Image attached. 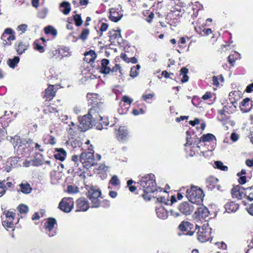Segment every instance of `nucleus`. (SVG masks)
Instances as JSON below:
<instances>
[{
    "label": "nucleus",
    "instance_id": "obj_1",
    "mask_svg": "<svg viewBox=\"0 0 253 253\" xmlns=\"http://www.w3.org/2000/svg\"><path fill=\"white\" fill-rule=\"evenodd\" d=\"M102 117L98 114L95 108L90 109L88 113L84 115L80 120L79 127L81 131H85L95 126L100 121Z\"/></svg>",
    "mask_w": 253,
    "mask_h": 253
},
{
    "label": "nucleus",
    "instance_id": "obj_2",
    "mask_svg": "<svg viewBox=\"0 0 253 253\" xmlns=\"http://www.w3.org/2000/svg\"><path fill=\"white\" fill-rule=\"evenodd\" d=\"M154 175L148 174L142 177L139 181L140 185L144 188V192L147 194L149 193H154L157 190L155 180L153 178Z\"/></svg>",
    "mask_w": 253,
    "mask_h": 253
},
{
    "label": "nucleus",
    "instance_id": "obj_3",
    "mask_svg": "<svg viewBox=\"0 0 253 253\" xmlns=\"http://www.w3.org/2000/svg\"><path fill=\"white\" fill-rule=\"evenodd\" d=\"M203 196V191L196 186H192L186 191V197L192 204L200 202Z\"/></svg>",
    "mask_w": 253,
    "mask_h": 253
},
{
    "label": "nucleus",
    "instance_id": "obj_4",
    "mask_svg": "<svg viewBox=\"0 0 253 253\" xmlns=\"http://www.w3.org/2000/svg\"><path fill=\"white\" fill-rule=\"evenodd\" d=\"M101 194V191L99 190L91 189L88 191V198L91 201L92 206V208H98L100 205V201L99 198Z\"/></svg>",
    "mask_w": 253,
    "mask_h": 253
},
{
    "label": "nucleus",
    "instance_id": "obj_5",
    "mask_svg": "<svg viewBox=\"0 0 253 253\" xmlns=\"http://www.w3.org/2000/svg\"><path fill=\"white\" fill-rule=\"evenodd\" d=\"M74 206V202L72 199L64 198L59 204V208L65 212L71 211Z\"/></svg>",
    "mask_w": 253,
    "mask_h": 253
},
{
    "label": "nucleus",
    "instance_id": "obj_6",
    "mask_svg": "<svg viewBox=\"0 0 253 253\" xmlns=\"http://www.w3.org/2000/svg\"><path fill=\"white\" fill-rule=\"evenodd\" d=\"M195 208L192 203L184 202L179 206V211L185 215H190L193 211Z\"/></svg>",
    "mask_w": 253,
    "mask_h": 253
},
{
    "label": "nucleus",
    "instance_id": "obj_7",
    "mask_svg": "<svg viewBox=\"0 0 253 253\" xmlns=\"http://www.w3.org/2000/svg\"><path fill=\"white\" fill-rule=\"evenodd\" d=\"M78 210L76 211H86L89 208L88 201L84 198H81L77 200Z\"/></svg>",
    "mask_w": 253,
    "mask_h": 253
},
{
    "label": "nucleus",
    "instance_id": "obj_8",
    "mask_svg": "<svg viewBox=\"0 0 253 253\" xmlns=\"http://www.w3.org/2000/svg\"><path fill=\"white\" fill-rule=\"evenodd\" d=\"M5 216L6 220L2 222L3 226L8 228L12 227L15 213L11 211H7L5 213Z\"/></svg>",
    "mask_w": 253,
    "mask_h": 253
},
{
    "label": "nucleus",
    "instance_id": "obj_9",
    "mask_svg": "<svg viewBox=\"0 0 253 253\" xmlns=\"http://www.w3.org/2000/svg\"><path fill=\"white\" fill-rule=\"evenodd\" d=\"M56 223V220L53 218H49L45 223V227L49 231L48 235L49 237H53L55 234V232H51V230Z\"/></svg>",
    "mask_w": 253,
    "mask_h": 253
},
{
    "label": "nucleus",
    "instance_id": "obj_10",
    "mask_svg": "<svg viewBox=\"0 0 253 253\" xmlns=\"http://www.w3.org/2000/svg\"><path fill=\"white\" fill-rule=\"evenodd\" d=\"M245 190L243 187L239 185L234 187L231 190V194L233 197H235L238 199H241L244 195L243 190Z\"/></svg>",
    "mask_w": 253,
    "mask_h": 253
},
{
    "label": "nucleus",
    "instance_id": "obj_11",
    "mask_svg": "<svg viewBox=\"0 0 253 253\" xmlns=\"http://www.w3.org/2000/svg\"><path fill=\"white\" fill-rule=\"evenodd\" d=\"M197 209V210L195 211V213L199 218H205L209 215V211L206 207L201 206L198 207Z\"/></svg>",
    "mask_w": 253,
    "mask_h": 253
},
{
    "label": "nucleus",
    "instance_id": "obj_12",
    "mask_svg": "<svg viewBox=\"0 0 253 253\" xmlns=\"http://www.w3.org/2000/svg\"><path fill=\"white\" fill-rule=\"evenodd\" d=\"M80 161L83 163L86 162H90L93 160L94 155L91 152H83L80 157Z\"/></svg>",
    "mask_w": 253,
    "mask_h": 253
},
{
    "label": "nucleus",
    "instance_id": "obj_13",
    "mask_svg": "<svg viewBox=\"0 0 253 253\" xmlns=\"http://www.w3.org/2000/svg\"><path fill=\"white\" fill-rule=\"evenodd\" d=\"M110 62L108 59H103L101 60L100 72L104 74H109L111 72V68L108 66Z\"/></svg>",
    "mask_w": 253,
    "mask_h": 253
},
{
    "label": "nucleus",
    "instance_id": "obj_14",
    "mask_svg": "<svg viewBox=\"0 0 253 253\" xmlns=\"http://www.w3.org/2000/svg\"><path fill=\"white\" fill-rule=\"evenodd\" d=\"M96 58V54L93 50H90L84 53V61L87 63L93 62Z\"/></svg>",
    "mask_w": 253,
    "mask_h": 253
},
{
    "label": "nucleus",
    "instance_id": "obj_15",
    "mask_svg": "<svg viewBox=\"0 0 253 253\" xmlns=\"http://www.w3.org/2000/svg\"><path fill=\"white\" fill-rule=\"evenodd\" d=\"M127 132L124 127H121L118 130L117 134L118 139L119 141L123 142L126 140Z\"/></svg>",
    "mask_w": 253,
    "mask_h": 253
},
{
    "label": "nucleus",
    "instance_id": "obj_16",
    "mask_svg": "<svg viewBox=\"0 0 253 253\" xmlns=\"http://www.w3.org/2000/svg\"><path fill=\"white\" fill-rule=\"evenodd\" d=\"M197 239L202 243L206 242L209 240V237H208V234L204 228H202V231L199 230V232L198 233Z\"/></svg>",
    "mask_w": 253,
    "mask_h": 253
},
{
    "label": "nucleus",
    "instance_id": "obj_17",
    "mask_svg": "<svg viewBox=\"0 0 253 253\" xmlns=\"http://www.w3.org/2000/svg\"><path fill=\"white\" fill-rule=\"evenodd\" d=\"M55 150L57 153L54 154L55 158L61 161H64L66 156V152L62 148H56Z\"/></svg>",
    "mask_w": 253,
    "mask_h": 253
},
{
    "label": "nucleus",
    "instance_id": "obj_18",
    "mask_svg": "<svg viewBox=\"0 0 253 253\" xmlns=\"http://www.w3.org/2000/svg\"><path fill=\"white\" fill-rule=\"evenodd\" d=\"M53 85H50L45 90L44 96L47 99L50 100L55 95V91H54Z\"/></svg>",
    "mask_w": 253,
    "mask_h": 253
},
{
    "label": "nucleus",
    "instance_id": "obj_19",
    "mask_svg": "<svg viewBox=\"0 0 253 253\" xmlns=\"http://www.w3.org/2000/svg\"><path fill=\"white\" fill-rule=\"evenodd\" d=\"M193 228V225L188 221H182L178 226V229L182 231H188Z\"/></svg>",
    "mask_w": 253,
    "mask_h": 253
},
{
    "label": "nucleus",
    "instance_id": "obj_20",
    "mask_svg": "<svg viewBox=\"0 0 253 253\" xmlns=\"http://www.w3.org/2000/svg\"><path fill=\"white\" fill-rule=\"evenodd\" d=\"M60 7L63 8L61 11L65 15H68L71 11L70 3L69 2L63 1L60 4Z\"/></svg>",
    "mask_w": 253,
    "mask_h": 253
},
{
    "label": "nucleus",
    "instance_id": "obj_21",
    "mask_svg": "<svg viewBox=\"0 0 253 253\" xmlns=\"http://www.w3.org/2000/svg\"><path fill=\"white\" fill-rule=\"evenodd\" d=\"M15 46H17L16 50L18 54H21L27 49L26 45L23 44L22 42H17L15 43Z\"/></svg>",
    "mask_w": 253,
    "mask_h": 253
},
{
    "label": "nucleus",
    "instance_id": "obj_22",
    "mask_svg": "<svg viewBox=\"0 0 253 253\" xmlns=\"http://www.w3.org/2000/svg\"><path fill=\"white\" fill-rule=\"evenodd\" d=\"M21 188V191L24 194H29L31 192L32 188L28 183H21L19 185Z\"/></svg>",
    "mask_w": 253,
    "mask_h": 253
},
{
    "label": "nucleus",
    "instance_id": "obj_23",
    "mask_svg": "<svg viewBox=\"0 0 253 253\" xmlns=\"http://www.w3.org/2000/svg\"><path fill=\"white\" fill-rule=\"evenodd\" d=\"M157 216L161 219H165L168 217V212L167 211L163 209H158L156 210Z\"/></svg>",
    "mask_w": 253,
    "mask_h": 253
},
{
    "label": "nucleus",
    "instance_id": "obj_24",
    "mask_svg": "<svg viewBox=\"0 0 253 253\" xmlns=\"http://www.w3.org/2000/svg\"><path fill=\"white\" fill-rule=\"evenodd\" d=\"M218 181L217 178L214 177H210L207 179L206 183L208 186H211V188H212L215 187V184L217 183Z\"/></svg>",
    "mask_w": 253,
    "mask_h": 253
},
{
    "label": "nucleus",
    "instance_id": "obj_25",
    "mask_svg": "<svg viewBox=\"0 0 253 253\" xmlns=\"http://www.w3.org/2000/svg\"><path fill=\"white\" fill-rule=\"evenodd\" d=\"M180 72V75H183V77L181 79V82L183 83L187 82L189 79V77L187 75L188 72V69L186 67H183L181 69Z\"/></svg>",
    "mask_w": 253,
    "mask_h": 253
},
{
    "label": "nucleus",
    "instance_id": "obj_26",
    "mask_svg": "<svg viewBox=\"0 0 253 253\" xmlns=\"http://www.w3.org/2000/svg\"><path fill=\"white\" fill-rule=\"evenodd\" d=\"M19 61V58L15 56L13 59H9L7 64L10 68H14Z\"/></svg>",
    "mask_w": 253,
    "mask_h": 253
},
{
    "label": "nucleus",
    "instance_id": "obj_27",
    "mask_svg": "<svg viewBox=\"0 0 253 253\" xmlns=\"http://www.w3.org/2000/svg\"><path fill=\"white\" fill-rule=\"evenodd\" d=\"M44 32L46 34H51L53 36H55L57 35V30L54 29L51 26H48L44 28Z\"/></svg>",
    "mask_w": 253,
    "mask_h": 253
},
{
    "label": "nucleus",
    "instance_id": "obj_28",
    "mask_svg": "<svg viewBox=\"0 0 253 253\" xmlns=\"http://www.w3.org/2000/svg\"><path fill=\"white\" fill-rule=\"evenodd\" d=\"M250 101V99L249 98H246L244 99L241 102V106H240L241 110L244 112H247L248 110L246 108H243V107H246L247 106H249V101Z\"/></svg>",
    "mask_w": 253,
    "mask_h": 253
},
{
    "label": "nucleus",
    "instance_id": "obj_29",
    "mask_svg": "<svg viewBox=\"0 0 253 253\" xmlns=\"http://www.w3.org/2000/svg\"><path fill=\"white\" fill-rule=\"evenodd\" d=\"M110 40H115L118 37H121V33L120 31L113 30L112 32H110Z\"/></svg>",
    "mask_w": 253,
    "mask_h": 253
},
{
    "label": "nucleus",
    "instance_id": "obj_30",
    "mask_svg": "<svg viewBox=\"0 0 253 253\" xmlns=\"http://www.w3.org/2000/svg\"><path fill=\"white\" fill-rule=\"evenodd\" d=\"M214 164L216 168L218 169L223 171H227L228 170V167L224 166L223 163L220 161H215Z\"/></svg>",
    "mask_w": 253,
    "mask_h": 253
},
{
    "label": "nucleus",
    "instance_id": "obj_31",
    "mask_svg": "<svg viewBox=\"0 0 253 253\" xmlns=\"http://www.w3.org/2000/svg\"><path fill=\"white\" fill-rule=\"evenodd\" d=\"M214 136L211 133H208L202 136L201 139L203 142L210 141L214 138Z\"/></svg>",
    "mask_w": 253,
    "mask_h": 253
},
{
    "label": "nucleus",
    "instance_id": "obj_32",
    "mask_svg": "<svg viewBox=\"0 0 253 253\" xmlns=\"http://www.w3.org/2000/svg\"><path fill=\"white\" fill-rule=\"evenodd\" d=\"M118 15V13L116 12L111 13L110 15V20L115 22L119 21L121 19L122 16H117Z\"/></svg>",
    "mask_w": 253,
    "mask_h": 253
},
{
    "label": "nucleus",
    "instance_id": "obj_33",
    "mask_svg": "<svg viewBox=\"0 0 253 253\" xmlns=\"http://www.w3.org/2000/svg\"><path fill=\"white\" fill-rule=\"evenodd\" d=\"M89 33V29H85L82 31V33L79 36V38L82 39L83 41H84L87 39V36L88 35Z\"/></svg>",
    "mask_w": 253,
    "mask_h": 253
},
{
    "label": "nucleus",
    "instance_id": "obj_34",
    "mask_svg": "<svg viewBox=\"0 0 253 253\" xmlns=\"http://www.w3.org/2000/svg\"><path fill=\"white\" fill-rule=\"evenodd\" d=\"M48 10L47 8H43L42 9H41L40 11H39L38 13V16L40 18H44L46 17L47 13H48Z\"/></svg>",
    "mask_w": 253,
    "mask_h": 253
},
{
    "label": "nucleus",
    "instance_id": "obj_35",
    "mask_svg": "<svg viewBox=\"0 0 253 253\" xmlns=\"http://www.w3.org/2000/svg\"><path fill=\"white\" fill-rule=\"evenodd\" d=\"M74 20L76 26H80L83 24V20L81 18V15L79 14H76L74 15Z\"/></svg>",
    "mask_w": 253,
    "mask_h": 253
},
{
    "label": "nucleus",
    "instance_id": "obj_36",
    "mask_svg": "<svg viewBox=\"0 0 253 253\" xmlns=\"http://www.w3.org/2000/svg\"><path fill=\"white\" fill-rule=\"evenodd\" d=\"M18 209L21 213H26L29 211L28 207L23 204L19 205L18 207Z\"/></svg>",
    "mask_w": 253,
    "mask_h": 253
},
{
    "label": "nucleus",
    "instance_id": "obj_37",
    "mask_svg": "<svg viewBox=\"0 0 253 253\" xmlns=\"http://www.w3.org/2000/svg\"><path fill=\"white\" fill-rule=\"evenodd\" d=\"M110 183L113 185H118L120 183L119 179L117 175H113L110 180Z\"/></svg>",
    "mask_w": 253,
    "mask_h": 253
},
{
    "label": "nucleus",
    "instance_id": "obj_38",
    "mask_svg": "<svg viewBox=\"0 0 253 253\" xmlns=\"http://www.w3.org/2000/svg\"><path fill=\"white\" fill-rule=\"evenodd\" d=\"M168 198V197L166 198L165 196H161L157 198V201L159 203H162L165 204L166 205H168V202H169V200Z\"/></svg>",
    "mask_w": 253,
    "mask_h": 253
},
{
    "label": "nucleus",
    "instance_id": "obj_39",
    "mask_svg": "<svg viewBox=\"0 0 253 253\" xmlns=\"http://www.w3.org/2000/svg\"><path fill=\"white\" fill-rule=\"evenodd\" d=\"M138 75V71L137 70V68L133 66L131 68L130 72V76L132 78H135L137 77Z\"/></svg>",
    "mask_w": 253,
    "mask_h": 253
},
{
    "label": "nucleus",
    "instance_id": "obj_40",
    "mask_svg": "<svg viewBox=\"0 0 253 253\" xmlns=\"http://www.w3.org/2000/svg\"><path fill=\"white\" fill-rule=\"evenodd\" d=\"M8 35L5 33H3L1 36V39L3 41V46L11 44L10 42L9 43L8 42L6 41V39H7V38L8 37Z\"/></svg>",
    "mask_w": 253,
    "mask_h": 253
},
{
    "label": "nucleus",
    "instance_id": "obj_41",
    "mask_svg": "<svg viewBox=\"0 0 253 253\" xmlns=\"http://www.w3.org/2000/svg\"><path fill=\"white\" fill-rule=\"evenodd\" d=\"M67 190L69 193H75L79 191L78 188L72 185H69L67 187Z\"/></svg>",
    "mask_w": 253,
    "mask_h": 253
},
{
    "label": "nucleus",
    "instance_id": "obj_42",
    "mask_svg": "<svg viewBox=\"0 0 253 253\" xmlns=\"http://www.w3.org/2000/svg\"><path fill=\"white\" fill-rule=\"evenodd\" d=\"M3 184H2V187H3L4 189L5 190V189H7L8 188H10L12 186V184L10 182H6L5 180L1 181Z\"/></svg>",
    "mask_w": 253,
    "mask_h": 253
},
{
    "label": "nucleus",
    "instance_id": "obj_43",
    "mask_svg": "<svg viewBox=\"0 0 253 253\" xmlns=\"http://www.w3.org/2000/svg\"><path fill=\"white\" fill-rule=\"evenodd\" d=\"M146 13L147 14H148V17L146 19L148 23H151L152 21V19H153L154 17V14L153 12H149V11H146Z\"/></svg>",
    "mask_w": 253,
    "mask_h": 253
},
{
    "label": "nucleus",
    "instance_id": "obj_44",
    "mask_svg": "<svg viewBox=\"0 0 253 253\" xmlns=\"http://www.w3.org/2000/svg\"><path fill=\"white\" fill-rule=\"evenodd\" d=\"M117 70H119V72L122 74V70L121 69V67L119 64H116L114 67L111 69V72H115Z\"/></svg>",
    "mask_w": 253,
    "mask_h": 253
},
{
    "label": "nucleus",
    "instance_id": "obj_45",
    "mask_svg": "<svg viewBox=\"0 0 253 253\" xmlns=\"http://www.w3.org/2000/svg\"><path fill=\"white\" fill-rule=\"evenodd\" d=\"M18 29L19 31H21L24 33L27 29V25L26 24H22L18 26Z\"/></svg>",
    "mask_w": 253,
    "mask_h": 253
},
{
    "label": "nucleus",
    "instance_id": "obj_46",
    "mask_svg": "<svg viewBox=\"0 0 253 253\" xmlns=\"http://www.w3.org/2000/svg\"><path fill=\"white\" fill-rule=\"evenodd\" d=\"M122 100L126 103H128V104H130L132 101L133 100L130 99L128 96H124L122 98Z\"/></svg>",
    "mask_w": 253,
    "mask_h": 253
},
{
    "label": "nucleus",
    "instance_id": "obj_47",
    "mask_svg": "<svg viewBox=\"0 0 253 253\" xmlns=\"http://www.w3.org/2000/svg\"><path fill=\"white\" fill-rule=\"evenodd\" d=\"M154 96V94L149 93L146 95H143L142 98L144 101H146L148 99H152Z\"/></svg>",
    "mask_w": 253,
    "mask_h": 253
},
{
    "label": "nucleus",
    "instance_id": "obj_48",
    "mask_svg": "<svg viewBox=\"0 0 253 253\" xmlns=\"http://www.w3.org/2000/svg\"><path fill=\"white\" fill-rule=\"evenodd\" d=\"M230 138H231V140H233V141H236L239 138V136L236 133L233 132L231 134Z\"/></svg>",
    "mask_w": 253,
    "mask_h": 253
},
{
    "label": "nucleus",
    "instance_id": "obj_49",
    "mask_svg": "<svg viewBox=\"0 0 253 253\" xmlns=\"http://www.w3.org/2000/svg\"><path fill=\"white\" fill-rule=\"evenodd\" d=\"M2 184H3L0 181V197H2L5 192V190L4 189L3 187H2Z\"/></svg>",
    "mask_w": 253,
    "mask_h": 253
},
{
    "label": "nucleus",
    "instance_id": "obj_50",
    "mask_svg": "<svg viewBox=\"0 0 253 253\" xmlns=\"http://www.w3.org/2000/svg\"><path fill=\"white\" fill-rule=\"evenodd\" d=\"M108 27V25L107 24L103 23L101 26L100 30L101 31L104 32V31H105L107 30Z\"/></svg>",
    "mask_w": 253,
    "mask_h": 253
},
{
    "label": "nucleus",
    "instance_id": "obj_51",
    "mask_svg": "<svg viewBox=\"0 0 253 253\" xmlns=\"http://www.w3.org/2000/svg\"><path fill=\"white\" fill-rule=\"evenodd\" d=\"M239 182L240 184H245L246 182V176H241L239 179Z\"/></svg>",
    "mask_w": 253,
    "mask_h": 253
},
{
    "label": "nucleus",
    "instance_id": "obj_52",
    "mask_svg": "<svg viewBox=\"0 0 253 253\" xmlns=\"http://www.w3.org/2000/svg\"><path fill=\"white\" fill-rule=\"evenodd\" d=\"M200 123V120L198 118H195L194 121H190L189 122V124L192 126H194L196 124H199Z\"/></svg>",
    "mask_w": 253,
    "mask_h": 253
},
{
    "label": "nucleus",
    "instance_id": "obj_53",
    "mask_svg": "<svg viewBox=\"0 0 253 253\" xmlns=\"http://www.w3.org/2000/svg\"><path fill=\"white\" fill-rule=\"evenodd\" d=\"M246 91L247 92H251L253 91V83L248 85L247 86Z\"/></svg>",
    "mask_w": 253,
    "mask_h": 253
},
{
    "label": "nucleus",
    "instance_id": "obj_54",
    "mask_svg": "<svg viewBox=\"0 0 253 253\" xmlns=\"http://www.w3.org/2000/svg\"><path fill=\"white\" fill-rule=\"evenodd\" d=\"M247 210L249 214L253 215V204H251Z\"/></svg>",
    "mask_w": 253,
    "mask_h": 253
},
{
    "label": "nucleus",
    "instance_id": "obj_55",
    "mask_svg": "<svg viewBox=\"0 0 253 253\" xmlns=\"http://www.w3.org/2000/svg\"><path fill=\"white\" fill-rule=\"evenodd\" d=\"M35 48L40 52H43L44 51L43 47L38 43H36V46Z\"/></svg>",
    "mask_w": 253,
    "mask_h": 253
},
{
    "label": "nucleus",
    "instance_id": "obj_56",
    "mask_svg": "<svg viewBox=\"0 0 253 253\" xmlns=\"http://www.w3.org/2000/svg\"><path fill=\"white\" fill-rule=\"evenodd\" d=\"M121 57L126 62L128 63L129 62V58L127 57L126 54L122 53L121 55Z\"/></svg>",
    "mask_w": 253,
    "mask_h": 253
},
{
    "label": "nucleus",
    "instance_id": "obj_57",
    "mask_svg": "<svg viewBox=\"0 0 253 253\" xmlns=\"http://www.w3.org/2000/svg\"><path fill=\"white\" fill-rule=\"evenodd\" d=\"M212 83H213V84H214L216 86H218L219 85V82H218V79H217V77L213 76L212 77Z\"/></svg>",
    "mask_w": 253,
    "mask_h": 253
},
{
    "label": "nucleus",
    "instance_id": "obj_58",
    "mask_svg": "<svg viewBox=\"0 0 253 253\" xmlns=\"http://www.w3.org/2000/svg\"><path fill=\"white\" fill-rule=\"evenodd\" d=\"M3 33L7 34L8 35H13V31L11 28H6L5 29Z\"/></svg>",
    "mask_w": 253,
    "mask_h": 253
},
{
    "label": "nucleus",
    "instance_id": "obj_59",
    "mask_svg": "<svg viewBox=\"0 0 253 253\" xmlns=\"http://www.w3.org/2000/svg\"><path fill=\"white\" fill-rule=\"evenodd\" d=\"M228 60L231 65H233L235 60L233 58V56L229 55L228 57Z\"/></svg>",
    "mask_w": 253,
    "mask_h": 253
},
{
    "label": "nucleus",
    "instance_id": "obj_60",
    "mask_svg": "<svg viewBox=\"0 0 253 253\" xmlns=\"http://www.w3.org/2000/svg\"><path fill=\"white\" fill-rule=\"evenodd\" d=\"M246 165L250 167H252L253 166V159L252 160L248 159L246 161Z\"/></svg>",
    "mask_w": 253,
    "mask_h": 253
},
{
    "label": "nucleus",
    "instance_id": "obj_61",
    "mask_svg": "<svg viewBox=\"0 0 253 253\" xmlns=\"http://www.w3.org/2000/svg\"><path fill=\"white\" fill-rule=\"evenodd\" d=\"M211 97V94L210 92H206L202 97L204 100H207Z\"/></svg>",
    "mask_w": 253,
    "mask_h": 253
},
{
    "label": "nucleus",
    "instance_id": "obj_62",
    "mask_svg": "<svg viewBox=\"0 0 253 253\" xmlns=\"http://www.w3.org/2000/svg\"><path fill=\"white\" fill-rule=\"evenodd\" d=\"M170 213L171 215L173 216L174 217H178L180 214L178 212H176L173 210H170Z\"/></svg>",
    "mask_w": 253,
    "mask_h": 253
},
{
    "label": "nucleus",
    "instance_id": "obj_63",
    "mask_svg": "<svg viewBox=\"0 0 253 253\" xmlns=\"http://www.w3.org/2000/svg\"><path fill=\"white\" fill-rule=\"evenodd\" d=\"M109 195L112 198H115L116 197V196L117 195V193L116 191H111L109 192Z\"/></svg>",
    "mask_w": 253,
    "mask_h": 253
},
{
    "label": "nucleus",
    "instance_id": "obj_64",
    "mask_svg": "<svg viewBox=\"0 0 253 253\" xmlns=\"http://www.w3.org/2000/svg\"><path fill=\"white\" fill-rule=\"evenodd\" d=\"M39 0H32V5L35 7H38L39 6Z\"/></svg>",
    "mask_w": 253,
    "mask_h": 253
}]
</instances>
